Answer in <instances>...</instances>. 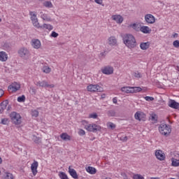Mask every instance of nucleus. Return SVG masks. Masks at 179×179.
Masks as SVG:
<instances>
[{"instance_id": "obj_47", "label": "nucleus", "mask_w": 179, "mask_h": 179, "mask_svg": "<svg viewBox=\"0 0 179 179\" xmlns=\"http://www.w3.org/2000/svg\"><path fill=\"white\" fill-rule=\"evenodd\" d=\"M86 132H85V130L80 129L78 131V134L80 135V136H83V135H85Z\"/></svg>"}, {"instance_id": "obj_61", "label": "nucleus", "mask_w": 179, "mask_h": 179, "mask_svg": "<svg viewBox=\"0 0 179 179\" xmlns=\"http://www.w3.org/2000/svg\"><path fill=\"white\" fill-rule=\"evenodd\" d=\"M38 1H39L40 2H43V1H44L45 0H38Z\"/></svg>"}, {"instance_id": "obj_37", "label": "nucleus", "mask_w": 179, "mask_h": 179, "mask_svg": "<svg viewBox=\"0 0 179 179\" xmlns=\"http://www.w3.org/2000/svg\"><path fill=\"white\" fill-rule=\"evenodd\" d=\"M25 100H26V96H24V95L17 97V101L19 103H23V101H24Z\"/></svg>"}, {"instance_id": "obj_5", "label": "nucleus", "mask_w": 179, "mask_h": 179, "mask_svg": "<svg viewBox=\"0 0 179 179\" xmlns=\"http://www.w3.org/2000/svg\"><path fill=\"white\" fill-rule=\"evenodd\" d=\"M29 15L31 16V20L34 27H36V29H43V27H41L40 23H38V20L37 19V15L36 13L30 11Z\"/></svg>"}, {"instance_id": "obj_30", "label": "nucleus", "mask_w": 179, "mask_h": 179, "mask_svg": "<svg viewBox=\"0 0 179 179\" xmlns=\"http://www.w3.org/2000/svg\"><path fill=\"white\" fill-rule=\"evenodd\" d=\"M3 179H15V177L13 176V174L10 173H6Z\"/></svg>"}, {"instance_id": "obj_32", "label": "nucleus", "mask_w": 179, "mask_h": 179, "mask_svg": "<svg viewBox=\"0 0 179 179\" xmlns=\"http://www.w3.org/2000/svg\"><path fill=\"white\" fill-rule=\"evenodd\" d=\"M115 110H110L108 111L107 115L108 117H115Z\"/></svg>"}, {"instance_id": "obj_14", "label": "nucleus", "mask_w": 179, "mask_h": 179, "mask_svg": "<svg viewBox=\"0 0 179 179\" xmlns=\"http://www.w3.org/2000/svg\"><path fill=\"white\" fill-rule=\"evenodd\" d=\"M31 45L36 50H38V48H41V42L38 39H32L31 40Z\"/></svg>"}, {"instance_id": "obj_28", "label": "nucleus", "mask_w": 179, "mask_h": 179, "mask_svg": "<svg viewBox=\"0 0 179 179\" xmlns=\"http://www.w3.org/2000/svg\"><path fill=\"white\" fill-rule=\"evenodd\" d=\"M129 27H131L136 31H139V25L138 24H136V23L131 24L129 25Z\"/></svg>"}, {"instance_id": "obj_27", "label": "nucleus", "mask_w": 179, "mask_h": 179, "mask_svg": "<svg viewBox=\"0 0 179 179\" xmlns=\"http://www.w3.org/2000/svg\"><path fill=\"white\" fill-rule=\"evenodd\" d=\"M41 27L42 28H39V29H47L48 30H52L54 29L52 25L48 24H43V25Z\"/></svg>"}, {"instance_id": "obj_55", "label": "nucleus", "mask_w": 179, "mask_h": 179, "mask_svg": "<svg viewBox=\"0 0 179 179\" xmlns=\"http://www.w3.org/2000/svg\"><path fill=\"white\" fill-rule=\"evenodd\" d=\"M2 96H3V90L0 89V97H2Z\"/></svg>"}, {"instance_id": "obj_44", "label": "nucleus", "mask_w": 179, "mask_h": 179, "mask_svg": "<svg viewBox=\"0 0 179 179\" xmlns=\"http://www.w3.org/2000/svg\"><path fill=\"white\" fill-rule=\"evenodd\" d=\"M108 128H110V129H114L115 128V124L113 122H108Z\"/></svg>"}, {"instance_id": "obj_57", "label": "nucleus", "mask_w": 179, "mask_h": 179, "mask_svg": "<svg viewBox=\"0 0 179 179\" xmlns=\"http://www.w3.org/2000/svg\"><path fill=\"white\" fill-rule=\"evenodd\" d=\"M173 37L176 38V37H178V34H174L173 35Z\"/></svg>"}, {"instance_id": "obj_16", "label": "nucleus", "mask_w": 179, "mask_h": 179, "mask_svg": "<svg viewBox=\"0 0 179 179\" xmlns=\"http://www.w3.org/2000/svg\"><path fill=\"white\" fill-rule=\"evenodd\" d=\"M38 167V162H34L31 166V170L34 174V176H36L37 174V168Z\"/></svg>"}, {"instance_id": "obj_53", "label": "nucleus", "mask_w": 179, "mask_h": 179, "mask_svg": "<svg viewBox=\"0 0 179 179\" xmlns=\"http://www.w3.org/2000/svg\"><path fill=\"white\" fill-rule=\"evenodd\" d=\"M95 2L99 5H101V3H103V0H95Z\"/></svg>"}, {"instance_id": "obj_12", "label": "nucleus", "mask_w": 179, "mask_h": 179, "mask_svg": "<svg viewBox=\"0 0 179 179\" xmlns=\"http://www.w3.org/2000/svg\"><path fill=\"white\" fill-rule=\"evenodd\" d=\"M112 20H114L118 24H121L124 22V17L120 15H112Z\"/></svg>"}, {"instance_id": "obj_59", "label": "nucleus", "mask_w": 179, "mask_h": 179, "mask_svg": "<svg viewBox=\"0 0 179 179\" xmlns=\"http://www.w3.org/2000/svg\"><path fill=\"white\" fill-rule=\"evenodd\" d=\"M0 164H2V158L0 157Z\"/></svg>"}, {"instance_id": "obj_46", "label": "nucleus", "mask_w": 179, "mask_h": 179, "mask_svg": "<svg viewBox=\"0 0 179 179\" xmlns=\"http://www.w3.org/2000/svg\"><path fill=\"white\" fill-rule=\"evenodd\" d=\"M1 124H3V125H8V118L2 119Z\"/></svg>"}, {"instance_id": "obj_22", "label": "nucleus", "mask_w": 179, "mask_h": 179, "mask_svg": "<svg viewBox=\"0 0 179 179\" xmlns=\"http://www.w3.org/2000/svg\"><path fill=\"white\" fill-rule=\"evenodd\" d=\"M87 173H89V174H96L97 173V169L93 166H87L85 168Z\"/></svg>"}, {"instance_id": "obj_34", "label": "nucleus", "mask_w": 179, "mask_h": 179, "mask_svg": "<svg viewBox=\"0 0 179 179\" xmlns=\"http://www.w3.org/2000/svg\"><path fill=\"white\" fill-rule=\"evenodd\" d=\"M43 6H45V8H52V3H51V1H45Z\"/></svg>"}, {"instance_id": "obj_23", "label": "nucleus", "mask_w": 179, "mask_h": 179, "mask_svg": "<svg viewBox=\"0 0 179 179\" xmlns=\"http://www.w3.org/2000/svg\"><path fill=\"white\" fill-rule=\"evenodd\" d=\"M69 173L73 178L78 179V173H76V171L73 169H71V167L69 168Z\"/></svg>"}, {"instance_id": "obj_56", "label": "nucleus", "mask_w": 179, "mask_h": 179, "mask_svg": "<svg viewBox=\"0 0 179 179\" xmlns=\"http://www.w3.org/2000/svg\"><path fill=\"white\" fill-rule=\"evenodd\" d=\"M113 101L114 104H117V98H113Z\"/></svg>"}, {"instance_id": "obj_52", "label": "nucleus", "mask_w": 179, "mask_h": 179, "mask_svg": "<svg viewBox=\"0 0 179 179\" xmlns=\"http://www.w3.org/2000/svg\"><path fill=\"white\" fill-rule=\"evenodd\" d=\"M121 176L123 177L124 179H128V176H127V173H122Z\"/></svg>"}, {"instance_id": "obj_25", "label": "nucleus", "mask_w": 179, "mask_h": 179, "mask_svg": "<svg viewBox=\"0 0 179 179\" xmlns=\"http://www.w3.org/2000/svg\"><path fill=\"white\" fill-rule=\"evenodd\" d=\"M60 138L61 139H62L63 141H71V136H69L68 134L66 133H62L60 135Z\"/></svg>"}, {"instance_id": "obj_54", "label": "nucleus", "mask_w": 179, "mask_h": 179, "mask_svg": "<svg viewBox=\"0 0 179 179\" xmlns=\"http://www.w3.org/2000/svg\"><path fill=\"white\" fill-rule=\"evenodd\" d=\"M30 89L31 90V93L33 94H36V89H34V87H31Z\"/></svg>"}, {"instance_id": "obj_1", "label": "nucleus", "mask_w": 179, "mask_h": 179, "mask_svg": "<svg viewBox=\"0 0 179 179\" xmlns=\"http://www.w3.org/2000/svg\"><path fill=\"white\" fill-rule=\"evenodd\" d=\"M123 43L128 48H135L136 47V39L135 36L131 34H125L122 36Z\"/></svg>"}, {"instance_id": "obj_41", "label": "nucleus", "mask_w": 179, "mask_h": 179, "mask_svg": "<svg viewBox=\"0 0 179 179\" xmlns=\"http://www.w3.org/2000/svg\"><path fill=\"white\" fill-rule=\"evenodd\" d=\"M141 113L136 112L134 115V118H136V120H138V121H141Z\"/></svg>"}, {"instance_id": "obj_3", "label": "nucleus", "mask_w": 179, "mask_h": 179, "mask_svg": "<svg viewBox=\"0 0 179 179\" xmlns=\"http://www.w3.org/2000/svg\"><path fill=\"white\" fill-rule=\"evenodd\" d=\"M159 131L162 135L164 136H169L171 134V127L170 125L161 124L159 127Z\"/></svg>"}, {"instance_id": "obj_31", "label": "nucleus", "mask_w": 179, "mask_h": 179, "mask_svg": "<svg viewBox=\"0 0 179 179\" xmlns=\"http://www.w3.org/2000/svg\"><path fill=\"white\" fill-rule=\"evenodd\" d=\"M43 72H44V73H50V72H51V68L45 66L43 67Z\"/></svg>"}, {"instance_id": "obj_17", "label": "nucleus", "mask_w": 179, "mask_h": 179, "mask_svg": "<svg viewBox=\"0 0 179 179\" xmlns=\"http://www.w3.org/2000/svg\"><path fill=\"white\" fill-rule=\"evenodd\" d=\"M8 104H9V101H8V100L3 101L0 104V114H2V113H3V111L6 108V106H8Z\"/></svg>"}, {"instance_id": "obj_19", "label": "nucleus", "mask_w": 179, "mask_h": 179, "mask_svg": "<svg viewBox=\"0 0 179 179\" xmlns=\"http://www.w3.org/2000/svg\"><path fill=\"white\" fill-rule=\"evenodd\" d=\"M121 92L123 93H134L133 87H122L121 88Z\"/></svg>"}, {"instance_id": "obj_24", "label": "nucleus", "mask_w": 179, "mask_h": 179, "mask_svg": "<svg viewBox=\"0 0 179 179\" xmlns=\"http://www.w3.org/2000/svg\"><path fill=\"white\" fill-rule=\"evenodd\" d=\"M150 47V42H145V43H141L140 44V48L141 50H148Z\"/></svg>"}, {"instance_id": "obj_15", "label": "nucleus", "mask_w": 179, "mask_h": 179, "mask_svg": "<svg viewBox=\"0 0 179 179\" xmlns=\"http://www.w3.org/2000/svg\"><path fill=\"white\" fill-rule=\"evenodd\" d=\"M102 73L105 75H113L114 73V69L112 66H106L102 69Z\"/></svg>"}, {"instance_id": "obj_8", "label": "nucleus", "mask_w": 179, "mask_h": 179, "mask_svg": "<svg viewBox=\"0 0 179 179\" xmlns=\"http://www.w3.org/2000/svg\"><path fill=\"white\" fill-rule=\"evenodd\" d=\"M88 92H103V87L99 85H90L87 87Z\"/></svg>"}, {"instance_id": "obj_21", "label": "nucleus", "mask_w": 179, "mask_h": 179, "mask_svg": "<svg viewBox=\"0 0 179 179\" xmlns=\"http://www.w3.org/2000/svg\"><path fill=\"white\" fill-rule=\"evenodd\" d=\"M0 61H1L2 62L8 61V54H6V52H0Z\"/></svg>"}, {"instance_id": "obj_4", "label": "nucleus", "mask_w": 179, "mask_h": 179, "mask_svg": "<svg viewBox=\"0 0 179 179\" xmlns=\"http://www.w3.org/2000/svg\"><path fill=\"white\" fill-rule=\"evenodd\" d=\"M85 128L89 132H99V131H101V127L94 123L86 124Z\"/></svg>"}, {"instance_id": "obj_50", "label": "nucleus", "mask_w": 179, "mask_h": 179, "mask_svg": "<svg viewBox=\"0 0 179 179\" xmlns=\"http://www.w3.org/2000/svg\"><path fill=\"white\" fill-rule=\"evenodd\" d=\"M106 55H107V52H106V51H103V52H102L100 53L99 57H105Z\"/></svg>"}, {"instance_id": "obj_58", "label": "nucleus", "mask_w": 179, "mask_h": 179, "mask_svg": "<svg viewBox=\"0 0 179 179\" xmlns=\"http://www.w3.org/2000/svg\"><path fill=\"white\" fill-rule=\"evenodd\" d=\"M150 179H160V178H157V177H152V178H150Z\"/></svg>"}, {"instance_id": "obj_33", "label": "nucleus", "mask_w": 179, "mask_h": 179, "mask_svg": "<svg viewBox=\"0 0 179 179\" xmlns=\"http://www.w3.org/2000/svg\"><path fill=\"white\" fill-rule=\"evenodd\" d=\"M31 114L32 117L37 118V117H38V110H32Z\"/></svg>"}, {"instance_id": "obj_26", "label": "nucleus", "mask_w": 179, "mask_h": 179, "mask_svg": "<svg viewBox=\"0 0 179 179\" xmlns=\"http://www.w3.org/2000/svg\"><path fill=\"white\" fill-rule=\"evenodd\" d=\"M32 140L34 143H36L37 145H40V143H41V138L40 137H37L36 135L32 136Z\"/></svg>"}, {"instance_id": "obj_18", "label": "nucleus", "mask_w": 179, "mask_h": 179, "mask_svg": "<svg viewBox=\"0 0 179 179\" xmlns=\"http://www.w3.org/2000/svg\"><path fill=\"white\" fill-rule=\"evenodd\" d=\"M140 31L144 33V34H150V31H152V29H150V28H149L148 26H142L140 28Z\"/></svg>"}, {"instance_id": "obj_38", "label": "nucleus", "mask_w": 179, "mask_h": 179, "mask_svg": "<svg viewBox=\"0 0 179 179\" xmlns=\"http://www.w3.org/2000/svg\"><path fill=\"white\" fill-rule=\"evenodd\" d=\"M150 120L151 121H154V122H157V115L152 114Z\"/></svg>"}, {"instance_id": "obj_42", "label": "nucleus", "mask_w": 179, "mask_h": 179, "mask_svg": "<svg viewBox=\"0 0 179 179\" xmlns=\"http://www.w3.org/2000/svg\"><path fill=\"white\" fill-rule=\"evenodd\" d=\"M98 115L97 113H91L89 115V118H93L94 120H96V118H97Z\"/></svg>"}, {"instance_id": "obj_43", "label": "nucleus", "mask_w": 179, "mask_h": 179, "mask_svg": "<svg viewBox=\"0 0 179 179\" xmlns=\"http://www.w3.org/2000/svg\"><path fill=\"white\" fill-rule=\"evenodd\" d=\"M173 47H175V48H179V41L176 40V41H173Z\"/></svg>"}, {"instance_id": "obj_7", "label": "nucleus", "mask_w": 179, "mask_h": 179, "mask_svg": "<svg viewBox=\"0 0 179 179\" xmlns=\"http://www.w3.org/2000/svg\"><path fill=\"white\" fill-rule=\"evenodd\" d=\"M37 86H39V87H49V89H52L53 87H55V85L54 84H48V83L45 80L42 81H38L36 84Z\"/></svg>"}, {"instance_id": "obj_51", "label": "nucleus", "mask_w": 179, "mask_h": 179, "mask_svg": "<svg viewBox=\"0 0 179 179\" xmlns=\"http://www.w3.org/2000/svg\"><path fill=\"white\" fill-rule=\"evenodd\" d=\"M120 141H122V142H127V141H128V137L127 136L124 137H120Z\"/></svg>"}, {"instance_id": "obj_9", "label": "nucleus", "mask_w": 179, "mask_h": 179, "mask_svg": "<svg viewBox=\"0 0 179 179\" xmlns=\"http://www.w3.org/2000/svg\"><path fill=\"white\" fill-rule=\"evenodd\" d=\"M155 157L158 160H160V162H163V160L166 159V154H164L162 150H157L155 151Z\"/></svg>"}, {"instance_id": "obj_62", "label": "nucleus", "mask_w": 179, "mask_h": 179, "mask_svg": "<svg viewBox=\"0 0 179 179\" xmlns=\"http://www.w3.org/2000/svg\"><path fill=\"white\" fill-rule=\"evenodd\" d=\"M2 22V19L0 18V22Z\"/></svg>"}, {"instance_id": "obj_20", "label": "nucleus", "mask_w": 179, "mask_h": 179, "mask_svg": "<svg viewBox=\"0 0 179 179\" xmlns=\"http://www.w3.org/2000/svg\"><path fill=\"white\" fill-rule=\"evenodd\" d=\"M169 107H171V108H175V110H177L179 108V103L178 102H176L174 100L171 99L169 101Z\"/></svg>"}, {"instance_id": "obj_40", "label": "nucleus", "mask_w": 179, "mask_h": 179, "mask_svg": "<svg viewBox=\"0 0 179 179\" xmlns=\"http://www.w3.org/2000/svg\"><path fill=\"white\" fill-rule=\"evenodd\" d=\"M134 179H145V178L143 176H142V175L141 174H135L133 176Z\"/></svg>"}, {"instance_id": "obj_13", "label": "nucleus", "mask_w": 179, "mask_h": 179, "mask_svg": "<svg viewBox=\"0 0 179 179\" xmlns=\"http://www.w3.org/2000/svg\"><path fill=\"white\" fill-rule=\"evenodd\" d=\"M108 44L110 45V47H115L117 45V38L115 36H110L108 38Z\"/></svg>"}, {"instance_id": "obj_29", "label": "nucleus", "mask_w": 179, "mask_h": 179, "mask_svg": "<svg viewBox=\"0 0 179 179\" xmlns=\"http://www.w3.org/2000/svg\"><path fill=\"white\" fill-rule=\"evenodd\" d=\"M172 166H173V167H178L179 166V159H172Z\"/></svg>"}, {"instance_id": "obj_63", "label": "nucleus", "mask_w": 179, "mask_h": 179, "mask_svg": "<svg viewBox=\"0 0 179 179\" xmlns=\"http://www.w3.org/2000/svg\"><path fill=\"white\" fill-rule=\"evenodd\" d=\"M0 176H1V171H0Z\"/></svg>"}, {"instance_id": "obj_11", "label": "nucleus", "mask_w": 179, "mask_h": 179, "mask_svg": "<svg viewBox=\"0 0 179 179\" xmlns=\"http://www.w3.org/2000/svg\"><path fill=\"white\" fill-rule=\"evenodd\" d=\"M19 89H20V84L17 83H13L8 86V90H11V92H17Z\"/></svg>"}, {"instance_id": "obj_39", "label": "nucleus", "mask_w": 179, "mask_h": 179, "mask_svg": "<svg viewBox=\"0 0 179 179\" xmlns=\"http://www.w3.org/2000/svg\"><path fill=\"white\" fill-rule=\"evenodd\" d=\"M134 93H138L142 92V88L139 87H133Z\"/></svg>"}, {"instance_id": "obj_35", "label": "nucleus", "mask_w": 179, "mask_h": 179, "mask_svg": "<svg viewBox=\"0 0 179 179\" xmlns=\"http://www.w3.org/2000/svg\"><path fill=\"white\" fill-rule=\"evenodd\" d=\"M41 18L43 20H45L46 22H51V18L47 16V14H43L41 15Z\"/></svg>"}, {"instance_id": "obj_36", "label": "nucleus", "mask_w": 179, "mask_h": 179, "mask_svg": "<svg viewBox=\"0 0 179 179\" xmlns=\"http://www.w3.org/2000/svg\"><path fill=\"white\" fill-rule=\"evenodd\" d=\"M59 176L61 179H68V176L64 172H60Z\"/></svg>"}, {"instance_id": "obj_60", "label": "nucleus", "mask_w": 179, "mask_h": 179, "mask_svg": "<svg viewBox=\"0 0 179 179\" xmlns=\"http://www.w3.org/2000/svg\"><path fill=\"white\" fill-rule=\"evenodd\" d=\"M176 71H178V72H179V66L176 67Z\"/></svg>"}, {"instance_id": "obj_10", "label": "nucleus", "mask_w": 179, "mask_h": 179, "mask_svg": "<svg viewBox=\"0 0 179 179\" xmlns=\"http://www.w3.org/2000/svg\"><path fill=\"white\" fill-rule=\"evenodd\" d=\"M145 20L148 24H153L156 22V18L152 14H147L145 15Z\"/></svg>"}, {"instance_id": "obj_45", "label": "nucleus", "mask_w": 179, "mask_h": 179, "mask_svg": "<svg viewBox=\"0 0 179 179\" xmlns=\"http://www.w3.org/2000/svg\"><path fill=\"white\" fill-rule=\"evenodd\" d=\"M145 100H146V101H153V100H155V98H153V96H145L144 97Z\"/></svg>"}, {"instance_id": "obj_6", "label": "nucleus", "mask_w": 179, "mask_h": 179, "mask_svg": "<svg viewBox=\"0 0 179 179\" xmlns=\"http://www.w3.org/2000/svg\"><path fill=\"white\" fill-rule=\"evenodd\" d=\"M18 55L23 58V59H27L30 57V51L27 48H21L18 50Z\"/></svg>"}, {"instance_id": "obj_2", "label": "nucleus", "mask_w": 179, "mask_h": 179, "mask_svg": "<svg viewBox=\"0 0 179 179\" xmlns=\"http://www.w3.org/2000/svg\"><path fill=\"white\" fill-rule=\"evenodd\" d=\"M10 117L15 125H20L22 124V116H20V114L16 112H12L10 114Z\"/></svg>"}, {"instance_id": "obj_48", "label": "nucleus", "mask_w": 179, "mask_h": 179, "mask_svg": "<svg viewBox=\"0 0 179 179\" xmlns=\"http://www.w3.org/2000/svg\"><path fill=\"white\" fill-rule=\"evenodd\" d=\"M134 76L135 78H142V76L141 75V73H139V71H136L134 73Z\"/></svg>"}, {"instance_id": "obj_49", "label": "nucleus", "mask_w": 179, "mask_h": 179, "mask_svg": "<svg viewBox=\"0 0 179 179\" xmlns=\"http://www.w3.org/2000/svg\"><path fill=\"white\" fill-rule=\"evenodd\" d=\"M51 37H54V38H57V37H58V33L55 31H52L51 34Z\"/></svg>"}]
</instances>
